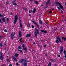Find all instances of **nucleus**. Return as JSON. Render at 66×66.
<instances>
[{
	"label": "nucleus",
	"mask_w": 66,
	"mask_h": 66,
	"mask_svg": "<svg viewBox=\"0 0 66 66\" xmlns=\"http://www.w3.org/2000/svg\"><path fill=\"white\" fill-rule=\"evenodd\" d=\"M48 7V6L47 5L46 6V7H45L44 8V9H46V8H47Z\"/></svg>",
	"instance_id": "nucleus-38"
},
{
	"label": "nucleus",
	"mask_w": 66,
	"mask_h": 66,
	"mask_svg": "<svg viewBox=\"0 0 66 66\" xmlns=\"http://www.w3.org/2000/svg\"><path fill=\"white\" fill-rule=\"evenodd\" d=\"M41 32H43V33H44L45 34L47 33V31H45L44 30H41Z\"/></svg>",
	"instance_id": "nucleus-10"
},
{
	"label": "nucleus",
	"mask_w": 66,
	"mask_h": 66,
	"mask_svg": "<svg viewBox=\"0 0 66 66\" xmlns=\"http://www.w3.org/2000/svg\"><path fill=\"white\" fill-rule=\"evenodd\" d=\"M18 51H20V53H21V52H22V50H19V49H18Z\"/></svg>",
	"instance_id": "nucleus-26"
},
{
	"label": "nucleus",
	"mask_w": 66,
	"mask_h": 66,
	"mask_svg": "<svg viewBox=\"0 0 66 66\" xmlns=\"http://www.w3.org/2000/svg\"><path fill=\"white\" fill-rule=\"evenodd\" d=\"M16 64L17 66H18V65H19V64H18V63H16Z\"/></svg>",
	"instance_id": "nucleus-49"
},
{
	"label": "nucleus",
	"mask_w": 66,
	"mask_h": 66,
	"mask_svg": "<svg viewBox=\"0 0 66 66\" xmlns=\"http://www.w3.org/2000/svg\"><path fill=\"white\" fill-rule=\"evenodd\" d=\"M27 27L29 28L30 27V23H29V22H28L27 23Z\"/></svg>",
	"instance_id": "nucleus-13"
},
{
	"label": "nucleus",
	"mask_w": 66,
	"mask_h": 66,
	"mask_svg": "<svg viewBox=\"0 0 66 66\" xmlns=\"http://www.w3.org/2000/svg\"><path fill=\"white\" fill-rule=\"evenodd\" d=\"M24 50L25 51H27V47H24V48H23Z\"/></svg>",
	"instance_id": "nucleus-19"
},
{
	"label": "nucleus",
	"mask_w": 66,
	"mask_h": 66,
	"mask_svg": "<svg viewBox=\"0 0 66 66\" xmlns=\"http://www.w3.org/2000/svg\"><path fill=\"white\" fill-rule=\"evenodd\" d=\"M44 47H46V45H44Z\"/></svg>",
	"instance_id": "nucleus-55"
},
{
	"label": "nucleus",
	"mask_w": 66,
	"mask_h": 66,
	"mask_svg": "<svg viewBox=\"0 0 66 66\" xmlns=\"http://www.w3.org/2000/svg\"><path fill=\"white\" fill-rule=\"evenodd\" d=\"M32 22L33 23H34V24L36 25V26H37V27L38 29H39V26H38V24H37V23L35 22H34V21H32Z\"/></svg>",
	"instance_id": "nucleus-6"
},
{
	"label": "nucleus",
	"mask_w": 66,
	"mask_h": 66,
	"mask_svg": "<svg viewBox=\"0 0 66 66\" xmlns=\"http://www.w3.org/2000/svg\"><path fill=\"white\" fill-rule=\"evenodd\" d=\"M13 3V5H17V4H16V3Z\"/></svg>",
	"instance_id": "nucleus-28"
},
{
	"label": "nucleus",
	"mask_w": 66,
	"mask_h": 66,
	"mask_svg": "<svg viewBox=\"0 0 66 66\" xmlns=\"http://www.w3.org/2000/svg\"><path fill=\"white\" fill-rule=\"evenodd\" d=\"M19 34L20 37H21L22 34H21V32L20 31H19Z\"/></svg>",
	"instance_id": "nucleus-9"
},
{
	"label": "nucleus",
	"mask_w": 66,
	"mask_h": 66,
	"mask_svg": "<svg viewBox=\"0 0 66 66\" xmlns=\"http://www.w3.org/2000/svg\"><path fill=\"white\" fill-rule=\"evenodd\" d=\"M14 0V1L12 2L13 3H14L15 2H16V0Z\"/></svg>",
	"instance_id": "nucleus-33"
},
{
	"label": "nucleus",
	"mask_w": 66,
	"mask_h": 66,
	"mask_svg": "<svg viewBox=\"0 0 66 66\" xmlns=\"http://www.w3.org/2000/svg\"><path fill=\"white\" fill-rule=\"evenodd\" d=\"M49 3V2H47L46 3V5H48V4Z\"/></svg>",
	"instance_id": "nucleus-40"
},
{
	"label": "nucleus",
	"mask_w": 66,
	"mask_h": 66,
	"mask_svg": "<svg viewBox=\"0 0 66 66\" xmlns=\"http://www.w3.org/2000/svg\"><path fill=\"white\" fill-rule=\"evenodd\" d=\"M12 58L14 60V61H17V59L15 57V56H13Z\"/></svg>",
	"instance_id": "nucleus-12"
},
{
	"label": "nucleus",
	"mask_w": 66,
	"mask_h": 66,
	"mask_svg": "<svg viewBox=\"0 0 66 66\" xmlns=\"http://www.w3.org/2000/svg\"><path fill=\"white\" fill-rule=\"evenodd\" d=\"M41 42H43V40H41Z\"/></svg>",
	"instance_id": "nucleus-59"
},
{
	"label": "nucleus",
	"mask_w": 66,
	"mask_h": 66,
	"mask_svg": "<svg viewBox=\"0 0 66 66\" xmlns=\"http://www.w3.org/2000/svg\"><path fill=\"white\" fill-rule=\"evenodd\" d=\"M29 12L30 14H31V13L32 12V11H31V10H29Z\"/></svg>",
	"instance_id": "nucleus-31"
},
{
	"label": "nucleus",
	"mask_w": 66,
	"mask_h": 66,
	"mask_svg": "<svg viewBox=\"0 0 66 66\" xmlns=\"http://www.w3.org/2000/svg\"><path fill=\"white\" fill-rule=\"evenodd\" d=\"M60 7L61 9H62L63 10H64L63 6H62V5H61L60 6Z\"/></svg>",
	"instance_id": "nucleus-17"
},
{
	"label": "nucleus",
	"mask_w": 66,
	"mask_h": 66,
	"mask_svg": "<svg viewBox=\"0 0 66 66\" xmlns=\"http://www.w3.org/2000/svg\"><path fill=\"white\" fill-rule=\"evenodd\" d=\"M57 8L59 10H60V7H57Z\"/></svg>",
	"instance_id": "nucleus-47"
},
{
	"label": "nucleus",
	"mask_w": 66,
	"mask_h": 66,
	"mask_svg": "<svg viewBox=\"0 0 66 66\" xmlns=\"http://www.w3.org/2000/svg\"><path fill=\"white\" fill-rule=\"evenodd\" d=\"M0 46L1 47H3V45L2 44V43H0Z\"/></svg>",
	"instance_id": "nucleus-23"
},
{
	"label": "nucleus",
	"mask_w": 66,
	"mask_h": 66,
	"mask_svg": "<svg viewBox=\"0 0 66 66\" xmlns=\"http://www.w3.org/2000/svg\"><path fill=\"white\" fill-rule=\"evenodd\" d=\"M51 66V63L50 62L49 63L48 66Z\"/></svg>",
	"instance_id": "nucleus-20"
},
{
	"label": "nucleus",
	"mask_w": 66,
	"mask_h": 66,
	"mask_svg": "<svg viewBox=\"0 0 66 66\" xmlns=\"http://www.w3.org/2000/svg\"><path fill=\"white\" fill-rule=\"evenodd\" d=\"M19 24L21 23V20H20V19H19Z\"/></svg>",
	"instance_id": "nucleus-39"
},
{
	"label": "nucleus",
	"mask_w": 66,
	"mask_h": 66,
	"mask_svg": "<svg viewBox=\"0 0 66 66\" xmlns=\"http://www.w3.org/2000/svg\"><path fill=\"white\" fill-rule=\"evenodd\" d=\"M56 38L57 39L56 40V42L57 44L59 43V41L61 43H62V40H61V39H60V37L57 36L56 37Z\"/></svg>",
	"instance_id": "nucleus-2"
},
{
	"label": "nucleus",
	"mask_w": 66,
	"mask_h": 66,
	"mask_svg": "<svg viewBox=\"0 0 66 66\" xmlns=\"http://www.w3.org/2000/svg\"><path fill=\"white\" fill-rule=\"evenodd\" d=\"M23 9L24 10H25L26 11H27V8H23Z\"/></svg>",
	"instance_id": "nucleus-37"
},
{
	"label": "nucleus",
	"mask_w": 66,
	"mask_h": 66,
	"mask_svg": "<svg viewBox=\"0 0 66 66\" xmlns=\"http://www.w3.org/2000/svg\"><path fill=\"white\" fill-rule=\"evenodd\" d=\"M35 3L36 4H38V2H37V1H36L35 2Z\"/></svg>",
	"instance_id": "nucleus-32"
},
{
	"label": "nucleus",
	"mask_w": 66,
	"mask_h": 66,
	"mask_svg": "<svg viewBox=\"0 0 66 66\" xmlns=\"http://www.w3.org/2000/svg\"><path fill=\"white\" fill-rule=\"evenodd\" d=\"M65 5H66V2H65Z\"/></svg>",
	"instance_id": "nucleus-64"
},
{
	"label": "nucleus",
	"mask_w": 66,
	"mask_h": 66,
	"mask_svg": "<svg viewBox=\"0 0 66 66\" xmlns=\"http://www.w3.org/2000/svg\"><path fill=\"white\" fill-rule=\"evenodd\" d=\"M58 57H60V56H61L60 55H58Z\"/></svg>",
	"instance_id": "nucleus-51"
},
{
	"label": "nucleus",
	"mask_w": 66,
	"mask_h": 66,
	"mask_svg": "<svg viewBox=\"0 0 66 66\" xmlns=\"http://www.w3.org/2000/svg\"><path fill=\"white\" fill-rule=\"evenodd\" d=\"M64 39V41H66V37L64 38V39Z\"/></svg>",
	"instance_id": "nucleus-43"
},
{
	"label": "nucleus",
	"mask_w": 66,
	"mask_h": 66,
	"mask_svg": "<svg viewBox=\"0 0 66 66\" xmlns=\"http://www.w3.org/2000/svg\"><path fill=\"white\" fill-rule=\"evenodd\" d=\"M34 45H35V42H34Z\"/></svg>",
	"instance_id": "nucleus-62"
},
{
	"label": "nucleus",
	"mask_w": 66,
	"mask_h": 66,
	"mask_svg": "<svg viewBox=\"0 0 66 66\" xmlns=\"http://www.w3.org/2000/svg\"><path fill=\"white\" fill-rule=\"evenodd\" d=\"M43 6V5L42 4V5H41V6Z\"/></svg>",
	"instance_id": "nucleus-63"
},
{
	"label": "nucleus",
	"mask_w": 66,
	"mask_h": 66,
	"mask_svg": "<svg viewBox=\"0 0 66 66\" xmlns=\"http://www.w3.org/2000/svg\"><path fill=\"white\" fill-rule=\"evenodd\" d=\"M3 16V15H2L1 14H0V17H2Z\"/></svg>",
	"instance_id": "nucleus-42"
},
{
	"label": "nucleus",
	"mask_w": 66,
	"mask_h": 66,
	"mask_svg": "<svg viewBox=\"0 0 66 66\" xmlns=\"http://www.w3.org/2000/svg\"><path fill=\"white\" fill-rule=\"evenodd\" d=\"M45 56H48V54H46L45 55Z\"/></svg>",
	"instance_id": "nucleus-54"
},
{
	"label": "nucleus",
	"mask_w": 66,
	"mask_h": 66,
	"mask_svg": "<svg viewBox=\"0 0 66 66\" xmlns=\"http://www.w3.org/2000/svg\"><path fill=\"white\" fill-rule=\"evenodd\" d=\"M2 20L3 21V22H5V18L4 17L2 18Z\"/></svg>",
	"instance_id": "nucleus-11"
},
{
	"label": "nucleus",
	"mask_w": 66,
	"mask_h": 66,
	"mask_svg": "<svg viewBox=\"0 0 66 66\" xmlns=\"http://www.w3.org/2000/svg\"><path fill=\"white\" fill-rule=\"evenodd\" d=\"M23 65L24 66H27L28 65V64L26 62H24V63Z\"/></svg>",
	"instance_id": "nucleus-18"
},
{
	"label": "nucleus",
	"mask_w": 66,
	"mask_h": 66,
	"mask_svg": "<svg viewBox=\"0 0 66 66\" xmlns=\"http://www.w3.org/2000/svg\"><path fill=\"white\" fill-rule=\"evenodd\" d=\"M6 20L7 22H9V19L8 18H7Z\"/></svg>",
	"instance_id": "nucleus-34"
},
{
	"label": "nucleus",
	"mask_w": 66,
	"mask_h": 66,
	"mask_svg": "<svg viewBox=\"0 0 66 66\" xmlns=\"http://www.w3.org/2000/svg\"><path fill=\"white\" fill-rule=\"evenodd\" d=\"M61 38H62V40H64V37H62Z\"/></svg>",
	"instance_id": "nucleus-44"
},
{
	"label": "nucleus",
	"mask_w": 66,
	"mask_h": 66,
	"mask_svg": "<svg viewBox=\"0 0 66 66\" xmlns=\"http://www.w3.org/2000/svg\"><path fill=\"white\" fill-rule=\"evenodd\" d=\"M18 20V15H16L14 18V23H15Z\"/></svg>",
	"instance_id": "nucleus-3"
},
{
	"label": "nucleus",
	"mask_w": 66,
	"mask_h": 66,
	"mask_svg": "<svg viewBox=\"0 0 66 66\" xmlns=\"http://www.w3.org/2000/svg\"><path fill=\"white\" fill-rule=\"evenodd\" d=\"M0 22L1 23H2V21H1V20L0 19Z\"/></svg>",
	"instance_id": "nucleus-50"
},
{
	"label": "nucleus",
	"mask_w": 66,
	"mask_h": 66,
	"mask_svg": "<svg viewBox=\"0 0 66 66\" xmlns=\"http://www.w3.org/2000/svg\"><path fill=\"white\" fill-rule=\"evenodd\" d=\"M31 36V35L30 34H28L26 36V37H30Z\"/></svg>",
	"instance_id": "nucleus-16"
},
{
	"label": "nucleus",
	"mask_w": 66,
	"mask_h": 66,
	"mask_svg": "<svg viewBox=\"0 0 66 66\" xmlns=\"http://www.w3.org/2000/svg\"><path fill=\"white\" fill-rule=\"evenodd\" d=\"M22 47H23V48H24L25 45L24 44H23L22 45Z\"/></svg>",
	"instance_id": "nucleus-27"
},
{
	"label": "nucleus",
	"mask_w": 66,
	"mask_h": 66,
	"mask_svg": "<svg viewBox=\"0 0 66 66\" xmlns=\"http://www.w3.org/2000/svg\"><path fill=\"white\" fill-rule=\"evenodd\" d=\"M7 62L8 63L10 62V59H7Z\"/></svg>",
	"instance_id": "nucleus-30"
},
{
	"label": "nucleus",
	"mask_w": 66,
	"mask_h": 66,
	"mask_svg": "<svg viewBox=\"0 0 66 66\" xmlns=\"http://www.w3.org/2000/svg\"><path fill=\"white\" fill-rule=\"evenodd\" d=\"M50 1V0H48L47 2L49 3Z\"/></svg>",
	"instance_id": "nucleus-52"
},
{
	"label": "nucleus",
	"mask_w": 66,
	"mask_h": 66,
	"mask_svg": "<svg viewBox=\"0 0 66 66\" xmlns=\"http://www.w3.org/2000/svg\"><path fill=\"white\" fill-rule=\"evenodd\" d=\"M15 34V32H14V34H13L12 32L11 33V39H12V40L14 39L13 38H14V36Z\"/></svg>",
	"instance_id": "nucleus-5"
},
{
	"label": "nucleus",
	"mask_w": 66,
	"mask_h": 66,
	"mask_svg": "<svg viewBox=\"0 0 66 66\" xmlns=\"http://www.w3.org/2000/svg\"><path fill=\"white\" fill-rule=\"evenodd\" d=\"M61 13H62L63 14V10H61Z\"/></svg>",
	"instance_id": "nucleus-48"
},
{
	"label": "nucleus",
	"mask_w": 66,
	"mask_h": 66,
	"mask_svg": "<svg viewBox=\"0 0 66 66\" xmlns=\"http://www.w3.org/2000/svg\"><path fill=\"white\" fill-rule=\"evenodd\" d=\"M60 48L61 50L60 52V55H62V52H63L64 50V49H63V46H60Z\"/></svg>",
	"instance_id": "nucleus-4"
},
{
	"label": "nucleus",
	"mask_w": 66,
	"mask_h": 66,
	"mask_svg": "<svg viewBox=\"0 0 66 66\" xmlns=\"http://www.w3.org/2000/svg\"><path fill=\"white\" fill-rule=\"evenodd\" d=\"M22 40V38H20L19 40L20 42H22V41H21V40Z\"/></svg>",
	"instance_id": "nucleus-29"
},
{
	"label": "nucleus",
	"mask_w": 66,
	"mask_h": 66,
	"mask_svg": "<svg viewBox=\"0 0 66 66\" xmlns=\"http://www.w3.org/2000/svg\"><path fill=\"white\" fill-rule=\"evenodd\" d=\"M1 37H3V36H0V38H1Z\"/></svg>",
	"instance_id": "nucleus-53"
},
{
	"label": "nucleus",
	"mask_w": 66,
	"mask_h": 66,
	"mask_svg": "<svg viewBox=\"0 0 66 66\" xmlns=\"http://www.w3.org/2000/svg\"><path fill=\"white\" fill-rule=\"evenodd\" d=\"M9 1H7L6 2V5H7V4H9Z\"/></svg>",
	"instance_id": "nucleus-36"
},
{
	"label": "nucleus",
	"mask_w": 66,
	"mask_h": 66,
	"mask_svg": "<svg viewBox=\"0 0 66 66\" xmlns=\"http://www.w3.org/2000/svg\"><path fill=\"white\" fill-rule=\"evenodd\" d=\"M50 61L51 62H55V60L53 59H51V60Z\"/></svg>",
	"instance_id": "nucleus-22"
},
{
	"label": "nucleus",
	"mask_w": 66,
	"mask_h": 66,
	"mask_svg": "<svg viewBox=\"0 0 66 66\" xmlns=\"http://www.w3.org/2000/svg\"><path fill=\"white\" fill-rule=\"evenodd\" d=\"M31 15L30 14H29V16H30V17H31Z\"/></svg>",
	"instance_id": "nucleus-57"
},
{
	"label": "nucleus",
	"mask_w": 66,
	"mask_h": 66,
	"mask_svg": "<svg viewBox=\"0 0 66 66\" xmlns=\"http://www.w3.org/2000/svg\"><path fill=\"white\" fill-rule=\"evenodd\" d=\"M0 58L2 61L3 60V55L1 52H0Z\"/></svg>",
	"instance_id": "nucleus-8"
},
{
	"label": "nucleus",
	"mask_w": 66,
	"mask_h": 66,
	"mask_svg": "<svg viewBox=\"0 0 66 66\" xmlns=\"http://www.w3.org/2000/svg\"><path fill=\"white\" fill-rule=\"evenodd\" d=\"M35 12H36V9L34 8V11L33 12V13L34 14L35 13Z\"/></svg>",
	"instance_id": "nucleus-15"
},
{
	"label": "nucleus",
	"mask_w": 66,
	"mask_h": 66,
	"mask_svg": "<svg viewBox=\"0 0 66 66\" xmlns=\"http://www.w3.org/2000/svg\"><path fill=\"white\" fill-rule=\"evenodd\" d=\"M52 10H54V9L53 8L52 9Z\"/></svg>",
	"instance_id": "nucleus-61"
},
{
	"label": "nucleus",
	"mask_w": 66,
	"mask_h": 66,
	"mask_svg": "<svg viewBox=\"0 0 66 66\" xmlns=\"http://www.w3.org/2000/svg\"><path fill=\"white\" fill-rule=\"evenodd\" d=\"M52 13V11H49V13L51 14V13Z\"/></svg>",
	"instance_id": "nucleus-45"
},
{
	"label": "nucleus",
	"mask_w": 66,
	"mask_h": 66,
	"mask_svg": "<svg viewBox=\"0 0 66 66\" xmlns=\"http://www.w3.org/2000/svg\"><path fill=\"white\" fill-rule=\"evenodd\" d=\"M46 24H48V23L47 22L46 23Z\"/></svg>",
	"instance_id": "nucleus-56"
},
{
	"label": "nucleus",
	"mask_w": 66,
	"mask_h": 66,
	"mask_svg": "<svg viewBox=\"0 0 66 66\" xmlns=\"http://www.w3.org/2000/svg\"><path fill=\"white\" fill-rule=\"evenodd\" d=\"M27 60L24 59H21L20 61V63H22L23 62H26Z\"/></svg>",
	"instance_id": "nucleus-7"
},
{
	"label": "nucleus",
	"mask_w": 66,
	"mask_h": 66,
	"mask_svg": "<svg viewBox=\"0 0 66 66\" xmlns=\"http://www.w3.org/2000/svg\"><path fill=\"white\" fill-rule=\"evenodd\" d=\"M10 66H12V65L11 64H10L9 65Z\"/></svg>",
	"instance_id": "nucleus-58"
},
{
	"label": "nucleus",
	"mask_w": 66,
	"mask_h": 66,
	"mask_svg": "<svg viewBox=\"0 0 66 66\" xmlns=\"http://www.w3.org/2000/svg\"><path fill=\"white\" fill-rule=\"evenodd\" d=\"M19 24L20 25V27L21 28H22V24H21V23H20Z\"/></svg>",
	"instance_id": "nucleus-24"
},
{
	"label": "nucleus",
	"mask_w": 66,
	"mask_h": 66,
	"mask_svg": "<svg viewBox=\"0 0 66 66\" xmlns=\"http://www.w3.org/2000/svg\"><path fill=\"white\" fill-rule=\"evenodd\" d=\"M39 22L40 23V24H42V22L41 20H39Z\"/></svg>",
	"instance_id": "nucleus-25"
},
{
	"label": "nucleus",
	"mask_w": 66,
	"mask_h": 66,
	"mask_svg": "<svg viewBox=\"0 0 66 66\" xmlns=\"http://www.w3.org/2000/svg\"><path fill=\"white\" fill-rule=\"evenodd\" d=\"M19 55V54H15V56H16V57H18V56Z\"/></svg>",
	"instance_id": "nucleus-21"
},
{
	"label": "nucleus",
	"mask_w": 66,
	"mask_h": 66,
	"mask_svg": "<svg viewBox=\"0 0 66 66\" xmlns=\"http://www.w3.org/2000/svg\"><path fill=\"white\" fill-rule=\"evenodd\" d=\"M18 49H21V47L20 46H19L18 48Z\"/></svg>",
	"instance_id": "nucleus-35"
},
{
	"label": "nucleus",
	"mask_w": 66,
	"mask_h": 66,
	"mask_svg": "<svg viewBox=\"0 0 66 66\" xmlns=\"http://www.w3.org/2000/svg\"><path fill=\"white\" fill-rule=\"evenodd\" d=\"M33 0H30V1H31V2H32V1H33Z\"/></svg>",
	"instance_id": "nucleus-60"
},
{
	"label": "nucleus",
	"mask_w": 66,
	"mask_h": 66,
	"mask_svg": "<svg viewBox=\"0 0 66 66\" xmlns=\"http://www.w3.org/2000/svg\"><path fill=\"white\" fill-rule=\"evenodd\" d=\"M35 32H36V31H37V32H34L35 36V37H37V34L39 35H39L40 34V33H39V31L37 29H35Z\"/></svg>",
	"instance_id": "nucleus-1"
},
{
	"label": "nucleus",
	"mask_w": 66,
	"mask_h": 66,
	"mask_svg": "<svg viewBox=\"0 0 66 66\" xmlns=\"http://www.w3.org/2000/svg\"><path fill=\"white\" fill-rule=\"evenodd\" d=\"M55 3H56V4H58L59 5H60V6L62 5H61V3H59V2H57V1L56 2H55Z\"/></svg>",
	"instance_id": "nucleus-14"
},
{
	"label": "nucleus",
	"mask_w": 66,
	"mask_h": 66,
	"mask_svg": "<svg viewBox=\"0 0 66 66\" xmlns=\"http://www.w3.org/2000/svg\"><path fill=\"white\" fill-rule=\"evenodd\" d=\"M4 32H7V30H6V29H5L4 31Z\"/></svg>",
	"instance_id": "nucleus-41"
},
{
	"label": "nucleus",
	"mask_w": 66,
	"mask_h": 66,
	"mask_svg": "<svg viewBox=\"0 0 66 66\" xmlns=\"http://www.w3.org/2000/svg\"><path fill=\"white\" fill-rule=\"evenodd\" d=\"M31 27L32 28H34V26H33V25H32V26Z\"/></svg>",
	"instance_id": "nucleus-46"
}]
</instances>
